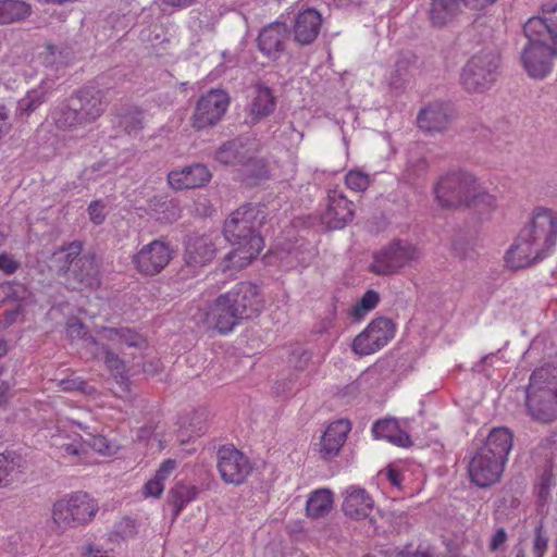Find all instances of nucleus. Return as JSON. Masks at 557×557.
Masks as SVG:
<instances>
[{
	"label": "nucleus",
	"mask_w": 557,
	"mask_h": 557,
	"mask_svg": "<svg viewBox=\"0 0 557 557\" xmlns=\"http://www.w3.org/2000/svg\"><path fill=\"white\" fill-rule=\"evenodd\" d=\"M66 334L72 341L82 339L84 347L96 359L104 362L108 370L114 375L121 389L125 393L129 392L126 366L111 348L121 351L127 348H135L143 352L147 348V341L141 334L128 327H101L97 331V337L87 336L85 325L76 318L67 320Z\"/></svg>",
	"instance_id": "f257e3e1"
},
{
	"label": "nucleus",
	"mask_w": 557,
	"mask_h": 557,
	"mask_svg": "<svg viewBox=\"0 0 557 557\" xmlns=\"http://www.w3.org/2000/svg\"><path fill=\"white\" fill-rule=\"evenodd\" d=\"M556 235L557 222L552 211L537 210L507 251V265L511 269H521L542 260L546 251L554 246Z\"/></svg>",
	"instance_id": "f03ea898"
},
{
	"label": "nucleus",
	"mask_w": 557,
	"mask_h": 557,
	"mask_svg": "<svg viewBox=\"0 0 557 557\" xmlns=\"http://www.w3.org/2000/svg\"><path fill=\"white\" fill-rule=\"evenodd\" d=\"M255 209L244 206L225 220L223 233L233 246L221 262L223 272L238 271L247 267L261 252L263 238L253 228Z\"/></svg>",
	"instance_id": "7ed1b4c3"
},
{
	"label": "nucleus",
	"mask_w": 557,
	"mask_h": 557,
	"mask_svg": "<svg viewBox=\"0 0 557 557\" xmlns=\"http://www.w3.org/2000/svg\"><path fill=\"white\" fill-rule=\"evenodd\" d=\"M512 447V434L506 428H494L485 444L472 457L468 472L472 483L488 487L497 483Z\"/></svg>",
	"instance_id": "20e7f679"
},
{
	"label": "nucleus",
	"mask_w": 557,
	"mask_h": 557,
	"mask_svg": "<svg viewBox=\"0 0 557 557\" xmlns=\"http://www.w3.org/2000/svg\"><path fill=\"white\" fill-rule=\"evenodd\" d=\"M106 103L100 90L85 88L72 96L52 114L58 128L64 131L85 129L104 112Z\"/></svg>",
	"instance_id": "39448f33"
},
{
	"label": "nucleus",
	"mask_w": 557,
	"mask_h": 557,
	"mask_svg": "<svg viewBox=\"0 0 557 557\" xmlns=\"http://www.w3.org/2000/svg\"><path fill=\"white\" fill-rule=\"evenodd\" d=\"M527 406L535 420L550 422L557 419L556 367H542L532 373L527 391Z\"/></svg>",
	"instance_id": "423d86ee"
},
{
	"label": "nucleus",
	"mask_w": 557,
	"mask_h": 557,
	"mask_svg": "<svg viewBox=\"0 0 557 557\" xmlns=\"http://www.w3.org/2000/svg\"><path fill=\"white\" fill-rule=\"evenodd\" d=\"M500 55L493 48L474 53L463 65L461 84L471 94H483L496 82L499 74Z\"/></svg>",
	"instance_id": "0eeeda50"
},
{
	"label": "nucleus",
	"mask_w": 557,
	"mask_h": 557,
	"mask_svg": "<svg viewBox=\"0 0 557 557\" xmlns=\"http://www.w3.org/2000/svg\"><path fill=\"white\" fill-rule=\"evenodd\" d=\"M478 178L465 170H454L443 174L434 186L437 203L443 208L467 206L471 199Z\"/></svg>",
	"instance_id": "6e6552de"
},
{
	"label": "nucleus",
	"mask_w": 557,
	"mask_h": 557,
	"mask_svg": "<svg viewBox=\"0 0 557 557\" xmlns=\"http://www.w3.org/2000/svg\"><path fill=\"white\" fill-rule=\"evenodd\" d=\"M97 509L96 502L88 494L77 492L54 503L52 520L60 529L76 528L90 522Z\"/></svg>",
	"instance_id": "1a4fd4ad"
},
{
	"label": "nucleus",
	"mask_w": 557,
	"mask_h": 557,
	"mask_svg": "<svg viewBox=\"0 0 557 557\" xmlns=\"http://www.w3.org/2000/svg\"><path fill=\"white\" fill-rule=\"evenodd\" d=\"M77 426L86 431V426L73 420H58L50 431V444L69 462L78 465L87 461V445L83 437L73 430Z\"/></svg>",
	"instance_id": "9d476101"
},
{
	"label": "nucleus",
	"mask_w": 557,
	"mask_h": 557,
	"mask_svg": "<svg viewBox=\"0 0 557 557\" xmlns=\"http://www.w3.org/2000/svg\"><path fill=\"white\" fill-rule=\"evenodd\" d=\"M191 317L198 325L221 335L233 332L240 321L225 294L220 295L213 302L206 305L203 308H199Z\"/></svg>",
	"instance_id": "9b49d317"
},
{
	"label": "nucleus",
	"mask_w": 557,
	"mask_h": 557,
	"mask_svg": "<svg viewBox=\"0 0 557 557\" xmlns=\"http://www.w3.org/2000/svg\"><path fill=\"white\" fill-rule=\"evenodd\" d=\"M419 258L420 251L416 246L408 242L394 240L374 255L370 271L377 275L393 274Z\"/></svg>",
	"instance_id": "f8f14e48"
},
{
	"label": "nucleus",
	"mask_w": 557,
	"mask_h": 557,
	"mask_svg": "<svg viewBox=\"0 0 557 557\" xmlns=\"http://www.w3.org/2000/svg\"><path fill=\"white\" fill-rule=\"evenodd\" d=\"M528 40L521 52L522 66L530 77L543 79L553 70L557 47L543 38Z\"/></svg>",
	"instance_id": "ddd939ff"
},
{
	"label": "nucleus",
	"mask_w": 557,
	"mask_h": 557,
	"mask_svg": "<svg viewBox=\"0 0 557 557\" xmlns=\"http://www.w3.org/2000/svg\"><path fill=\"white\" fill-rule=\"evenodd\" d=\"M228 104L230 98L222 89H212L202 95L191 117L193 127L203 129L214 126L225 114Z\"/></svg>",
	"instance_id": "4468645a"
},
{
	"label": "nucleus",
	"mask_w": 557,
	"mask_h": 557,
	"mask_svg": "<svg viewBox=\"0 0 557 557\" xmlns=\"http://www.w3.org/2000/svg\"><path fill=\"white\" fill-rule=\"evenodd\" d=\"M394 324L387 318L373 320L367 329L354 339L352 350L360 356L376 352L394 337Z\"/></svg>",
	"instance_id": "2eb2a0df"
},
{
	"label": "nucleus",
	"mask_w": 557,
	"mask_h": 557,
	"mask_svg": "<svg viewBox=\"0 0 557 557\" xmlns=\"http://www.w3.org/2000/svg\"><path fill=\"white\" fill-rule=\"evenodd\" d=\"M216 467L221 479L234 485L244 483L252 469L249 459L233 445L222 446L218 450Z\"/></svg>",
	"instance_id": "dca6fc26"
},
{
	"label": "nucleus",
	"mask_w": 557,
	"mask_h": 557,
	"mask_svg": "<svg viewBox=\"0 0 557 557\" xmlns=\"http://www.w3.org/2000/svg\"><path fill=\"white\" fill-rule=\"evenodd\" d=\"M172 259V249L163 240H152L133 257V263L138 272L145 275L160 273Z\"/></svg>",
	"instance_id": "f3484780"
},
{
	"label": "nucleus",
	"mask_w": 557,
	"mask_h": 557,
	"mask_svg": "<svg viewBox=\"0 0 557 557\" xmlns=\"http://www.w3.org/2000/svg\"><path fill=\"white\" fill-rule=\"evenodd\" d=\"M218 234H202L190 236L185 244L184 260L186 268L191 272L211 263L216 255Z\"/></svg>",
	"instance_id": "a211bd4d"
},
{
	"label": "nucleus",
	"mask_w": 557,
	"mask_h": 557,
	"mask_svg": "<svg viewBox=\"0 0 557 557\" xmlns=\"http://www.w3.org/2000/svg\"><path fill=\"white\" fill-rule=\"evenodd\" d=\"M239 320L256 317L262 308L258 287L249 282H240L225 293Z\"/></svg>",
	"instance_id": "6ab92c4d"
},
{
	"label": "nucleus",
	"mask_w": 557,
	"mask_h": 557,
	"mask_svg": "<svg viewBox=\"0 0 557 557\" xmlns=\"http://www.w3.org/2000/svg\"><path fill=\"white\" fill-rule=\"evenodd\" d=\"M523 30L527 38H543L557 47V4H545L542 14L529 18Z\"/></svg>",
	"instance_id": "aec40b11"
},
{
	"label": "nucleus",
	"mask_w": 557,
	"mask_h": 557,
	"mask_svg": "<svg viewBox=\"0 0 557 557\" xmlns=\"http://www.w3.org/2000/svg\"><path fill=\"white\" fill-rule=\"evenodd\" d=\"M342 510L352 520L368 518L374 508L372 496L359 485H349L342 491Z\"/></svg>",
	"instance_id": "412c9836"
},
{
	"label": "nucleus",
	"mask_w": 557,
	"mask_h": 557,
	"mask_svg": "<svg viewBox=\"0 0 557 557\" xmlns=\"http://www.w3.org/2000/svg\"><path fill=\"white\" fill-rule=\"evenodd\" d=\"M354 203L343 191L334 189L327 194L326 210L323 213L324 223L331 228H342L354 219Z\"/></svg>",
	"instance_id": "4be33fe9"
},
{
	"label": "nucleus",
	"mask_w": 557,
	"mask_h": 557,
	"mask_svg": "<svg viewBox=\"0 0 557 557\" xmlns=\"http://www.w3.org/2000/svg\"><path fill=\"white\" fill-rule=\"evenodd\" d=\"M287 38L288 30L285 23H271L264 26L259 33V50L270 59H277L284 51Z\"/></svg>",
	"instance_id": "5701e85b"
},
{
	"label": "nucleus",
	"mask_w": 557,
	"mask_h": 557,
	"mask_svg": "<svg viewBox=\"0 0 557 557\" xmlns=\"http://www.w3.org/2000/svg\"><path fill=\"white\" fill-rule=\"evenodd\" d=\"M450 120L449 106L443 102H433L421 109L417 122L420 129L433 134L446 131Z\"/></svg>",
	"instance_id": "b1692460"
},
{
	"label": "nucleus",
	"mask_w": 557,
	"mask_h": 557,
	"mask_svg": "<svg viewBox=\"0 0 557 557\" xmlns=\"http://www.w3.org/2000/svg\"><path fill=\"white\" fill-rule=\"evenodd\" d=\"M211 180V173L203 164H193L173 170L168 175L169 185L174 189H189L205 186Z\"/></svg>",
	"instance_id": "393cba45"
},
{
	"label": "nucleus",
	"mask_w": 557,
	"mask_h": 557,
	"mask_svg": "<svg viewBox=\"0 0 557 557\" xmlns=\"http://www.w3.org/2000/svg\"><path fill=\"white\" fill-rule=\"evenodd\" d=\"M321 14L314 9L300 11L294 23V37L300 45H309L315 40L321 28Z\"/></svg>",
	"instance_id": "a878e982"
},
{
	"label": "nucleus",
	"mask_w": 557,
	"mask_h": 557,
	"mask_svg": "<svg viewBox=\"0 0 557 557\" xmlns=\"http://www.w3.org/2000/svg\"><path fill=\"white\" fill-rule=\"evenodd\" d=\"M350 422L348 420L339 419L332 422L325 430L321 443L320 451L325 458H333L336 456L350 432Z\"/></svg>",
	"instance_id": "bb28decb"
},
{
	"label": "nucleus",
	"mask_w": 557,
	"mask_h": 557,
	"mask_svg": "<svg viewBox=\"0 0 557 557\" xmlns=\"http://www.w3.org/2000/svg\"><path fill=\"white\" fill-rule=\"evenodd\" d=\"M463 0H431L429 20L434 27L450 24L460 13Z\"/></svg>",
	"instance_id": "cd10ccee"
},
{
	"label": "nucleus",
	"mask_w": 557,
	"mask_h": 557,
	"mask_svg": "<svg viewBox=\"0 0 557 557\" xmlns=\"http://www.w3.org/2000/svg\"><path fill=\"white\" fill-rule=\"evenodd\" d=\"M372 433L375 438L385 440L399 447H407L411 443L409 435L400 430L395 419H384L375 422L372 426Z\"/></svg>",
	"instance_id": "c85d7f7f"
},
{
	"label": "nucleus",
	"mask_w": 557,
	"mask_h": 557,
	"mask_svg": "<svg viewBox=\"0 0 557 557\" xmlns=\"http://www.w3.org/2000/svg\"><path fill=\"white\" fill-rule=\"evenodd\" d=\"M410 71V60L401 58L393 65H379L375 74L382 77L385 84L392 88H399L407 79Z\"/></svg>",
	"instance_id": "c756f323"
},
{
	"label": "nucleus",
	"mask_w": 557,
	"mask_h": 557,
	"mask_svg": "<svg viewBox=\"0 0 557 557\" xmlns=\"http://www.w3.org/2000/svg\"><path fill=\"white\" fill-rule=\"evenodd\" d=\"M334 494L329 488L313 491L307 500V515L311 518L326 516L333 508Z\"/></svg>",
	"instance_id": "7c9ffc66"
},
{
	"label": "nucleus",
	"mask_w": 557,
	"mask_h": 557,
	"mask_svg": "<svg viewBox=\"0 0 557 557\" xmlns=\"http://www.w3.org/2000/svg\"><path fill=\"white\" fill-rule=\"evenodd\" d=\"M275 99L270 88L257 86L249 107V114L253 119H261L273 112Z\"/></svg>",
	"instance_id": "2f4dec72"
},
{
	"label": "nucleus",
	"mask_w": 557,
	"mask_h": 557,
	"mask_svg": "<svg viewBox=\"0 0 557 557\" xmlns=\"http://www.w3.org/2000/svg\"><path fill=\"white\" fill-rule=\"evenodd\" d=\"M72 272L79 284L85 287L96 288L99 285V269L94 258H79Z\"/></svg>",
	"instance_id": "473e14b6"
},
{
	"label": "nucleus",
	"mask_w": 557,
	"mask_h": 557,
	"mask_svg": "<svg viewBox=\"0 0 557 557\" xmlns=\"http://www.w3.org/2000/svg\"><path fill=\"white\" fill-rule=\"evenodd\" d=\"M1 10V24L21 21L30 13L29 4L20 0H2Z\"/></svg>",
	"instance_id": "72a5a7b5"
},
{
	"label": "nucleus",
	"mask_w": 557,
	"mask_h": 557,
	"mask_svg": "<svg viewBox=\"0 0 557 557\" xmlns=\"http://www.w3.org/2000/svg\"><path fill=\"white\" fill-rule=\"evenodd\" d=\"M150 208L153 216L162 223H173L181 216V209L174 200H156Z\"/></svg>",
	"instance_id": "f704fd0d"
},
{
	"label": "nucleus",
	"mask_w": 557,
	"mask_h": 557,
	"mask_svg": "<svg viewBox=\"0 0 557 557\" xmlns=\"http://www.w3.org/2000/svg\"><path fill=\"white\" fill-rule=\"evenodd\" d=\"M472 197L466 207H471L480 212H488L496 207V198L491 195L478 181L473 188Z\"/></svg>",
	"instance_id": "c9c22d12"
},
{
	"label": "nucleus",
	"mask_w": 557,
	"mask_h": 557,
	"mask_svg": "<svg viewBox=\"0 0 557 557\" xmlns=\"http://www.w3.org/2000/svg\"><path fill=\"white\" fill-rule=\"evenodd\" d=\"M198 490L196 486L176 484L170 493L171 503L175 508V513L178 515L187 504L196 498Z\"/></svg>",
	"instance_id": "e433bc0d"
},
{
	"label": "nucleus",
	"mask_w": 557,
	"mask_h": 557,
	"mask_svg": "<svg viewBox=\"0 0 557 557\" xmlns=\"http://www.w3.org/2000/svg\"><path fill=\"white\" fill-rule=\"evenodd\" d=\"M47 100V94L42 87L32 89L17 103V113L28 116Z\"/></svg>",
	"instance_id": "4c0bfd02"
},
{
	"label": "nucleus",
	"mask_w": 557,
	"mask_h": 557,
	"mask_svg": "<svg viewBox=\"0 0 557 557\" xmlns=\"http://www.w3.org/2000/svg\"><path fill=\"white\" fill-rule=\"evenodd\" d=\"M243 145L238 140H232L219 148L215 153V159L222 164H235L245 159L244 153L240 151Z\"/></svg>",
	"instance_id": "58836bf2"
},
{
	"label": "nucleus",
	"mask_w": 557,
	"mask_h": 557,
	"mask_svg": "<svg viewBox=\"0 0 557 557\" xmlns=\"http://www.w3.org/2000/svg\"><path fill=\"white\" fill-rule=\"evenodd\" d=\"M89 438L83 440V442L87 445V461L85 463H88L89 460V450H94L102 456H112L117 451V446L109 441L106 436L102 435H91L90 433H87Z\"/></svg>",
	"instance_id": "ea45409f"
},
{
	"label": "nucleus",
	"mask_w": 557,
	"mask_h": 557,
	"mask_svg": "<svg viewBox=\"0 0 557 557\" xmlns=\"http://www.w3.org/2000/svg\"><path fill=\"white\" fill-rule=\"evenodd\" d=\"M82 244L79 242L70 243L67 246L61 248L57 252H54L53 258L57 262L62 263L59 267L60 271H69L73 261L81 255L82 252Z\"/></svg>",
	"instance_id": "a19ab883"
},
{
	"label": "nucleus",
	"mask_w": 557,
	"mask_h": 557,
	"mask_svg": "<svg viewBox=\"0 0 557 557\" xmlns=\"http://www.w3.org/2000/svg\"><path fill=\"white\" fill-rule=\"evenodd\" d=\"M380 295L373 289L367 290L361 299L351 308L350 314L357 319L373 310L379 304Z\"/></svg>",
	"instance_id": "79ce46f5"
},
{
	"label": "nucleus",
	"mask_w": 557,
	"mask_h": 557,
	"mask_svg": "<svg viewBox=\"0 0 557 557\" xmlns=\"http://www.w3.org/2000/svg\"><path fill=\"white\" fill-rule=\"evenodd\" d=\"M59 386L64 392H78L86 396H94L97 393L94 386L89 385L87 382H85L78 376H72L61 380L59 382Z\"/></svg>",
	"instance_id": "37998d69"
},
{
	"label": "nucleus",
	"mask_w": 557,
	"mask_h": 557,
	"mask_svg": "<svg viewBox=\"0 0 557 557\" xmlns=\"http://www.w3.org/2000/svg\"><path fill=\"white\" fill-rule=\"evenodd\" d=\"M371 183L370 175L359 169L350 170L345 175L346 186L356 193L364 191Z\"/></svg>",
	"instance_id": "c03bdc74"
},
{
	"label": "nucleus",
	"mask_w": 557,
	"mask_h": 557,
	"mask_svg": "<svg viewBox=\"0 0 557 557\" xmlns=\"http://www.w3.org/2000/svg\"><path fill=\"white\" fill-rule=\"evenodd\" d=\"M16 467L13 459L0 454V487L9 485L13 481Z\"/></svg>",
	"instance_id": "a18cd8bd"
},
{
	"label": "nucleus",
	"mask_w": 557,
	"mask_h": 557,
	"mask_svg": "<svg viewBox=\"0 0 557 557\" xmlns=\"http://www.w3.org/2000/svg\"><path fill=\"white\" fill-rule=\"evenodd\" d=\"M143 116L139 111H133L128 114L122 116L120 121V125L127 132L128 134H135L138 129L141 128Z\"/></svg>",
	"instance_id": "49530a36"
},
{
	"label": "nucleus",
	"mask_w": 557,
	"mask_h": 557,
	"mask_svg": "<svg viewBox=\"0 0 557 557\" xmlns=\"http://www.w3.org/2000/svg\"><path fill=\"white\" fill-rule=\"evenodd\" d=\"M548 547V536L546 535L543 527L540 525L535 529L533 541V555L534 557H544Z\"/></svg>",
	"instance_id": "de8ad7c7"
},
{
	"label": "nucleus",
	"mask_w": 557,
	"mask_h": 557,
	"mask_svg": "<svg viewBox=\"0 0 557 557\" xmlns=\"http://www.w3.org/2000/svg\"><path fill=\"white\" fill-rule=\"evenodd\" d=\"M136 524L129 518L121 519L114 527V534L122 540L133 537L136 534Z\"/></svg>",
	"instance_id": "09e8293b"
},
{
	"label": "nucleus",
	"mask_w": 557,
	"mask_h": 557,
	"mask_svg": "<svg viewBox=\"0 0 557 557\" xmlns=\"http://www.w3.org/2000/svg\"><path fill=\"white\" fill-rule=\"evenodd\" d=\"M508 541V534L504 528H498L488 542V549L492 553L503 552Z\"/></svg>",
	"instance_id": "8fccbe9b"
},
{
	"label": "nucleus",
	"mask_w": 557,
	"mask_h": 557,
	"mask_svg": "<svg viewBox=\"0 0 557 557\" xmlns=\"http://www.w3.org/2000/svg\"><path fill=\"white\" fill-rule=\"evenodd\" d=\"M164 491V482L157 476L151 478L143 487L145 497L159 498Z\"/></svg>",
	"instance_id": "3c124183"
},
{
	"label": "nucleus",
	"mask_w": 557,
	"mask_h": 557,
	"mask_svg": "<svg viewBox=\"0 0 557 557\" xmlns=\"http://www.w3.org/2000/svg\"><path fill=\"white\" fill-rule=\"evenodd\" d=\"M104 203L100 200L92 201L88 207V214L90 221L96 224L100 225L103 223L106 219V212H104Z\"/></svg>",
	"instance_id": "603ef678"
},
{
	"label": "nucleus",
	"mask_w": 557,
	"mask_h": 557,
	"mask_svg": "<svg viewBox=\"0 0 557 557\" xmlns=\"http://www.w3.org/2000/svg\"><path fill=\"white\" fill-rule=\"evenodd\" d=\"M20 262L10 253H0V271L4 274H13L20 269Z\"/></svg>",
	"instance_id": "864d4df0"
},
{
	"label": "nucleus",
	"mask_w": 557,
	"mask_h": 557,
	"mask_svg": "<svg viewBox=\"0 0 557 557\" xmlns=\"http://www.w3.org/2000/svg\"><path fill=\"white\" fill-rule=\"evenodd\" d=\"M23 314V307L21 305L16 306L13 310H8L4 312L3 319L0 322V327L7 329L10 325L17 322L20 317Z\"/></svg>",
	"instance_id": "5fc2aeb1"
},
{
	"label": "nucleus",
	"mask_w": 557,
	"mask_h": 557,
	"mask_svg": "<svg viewBox=\"0 0 557 557\" xmlns=\"http://www.w3.org/2000/svg\"><path fill=\"white\" fill-rule=\"evenodd\" d=\"M175 468H176V461L173 459H166L160 465L154 476H157L158 479L165 482V480L171 475V473L175 470Z\"/></svg>",
	"instance_id": "6e6d98bb"
},
{
	"label": "nucleus",
	"mask_w": 557,
	"mask_h": 557,
	"mask_svg": "<svg viewBox=\"0 0 557 557\" xmlns=\"http://www.w3.org/2000/svg\"><path fill=\"white\" fill-rule=\"evenodd\" d=\"M10 129L9 111L4 106L0 104V139L4 137Z\"/></svg>",
	"instance_id": "4d7b16f0"
},
{
	"label": "nucleus",
	"mask_w": 557,
	"mask_h": 557,
	"mask_svg": "<svg viewBox=\"0 0 557 557\" xmlns=\"http://www.w3.org/2000/svg\"><path fill=\"white\" fill-rule=\"evenodd\" d=\"M498 0H463V5L471 10H484Z\"/></svg>",
	"instance_id": "13d9d810"
},
{
	"label": "nucleus",
	"mask_w": 557,
	"mask_h": 557,
	"mask_svg": "<svg viewBox=\"0 0 557 557\" xmlns=\"http://www.w3.org/2000/svg\"><path fill=\"white\" fill-rule=\"evenodd\" d=\"M83 557H114L108 550H103L102 548L94 545H88L85 548Z\"/></svg>",
	"instance_id": "bf43d9fd"
},
{
	"label": "nucleus",
	"mask_w": 557,
	"mask_h": 557,
	"mask_svg": "<svg viewBox=\"0 0 557 557\" xmlns=\"http://www.w3.org/2000/svg\"><path fill=\"white\" fill-rule=\"evenodd\" d=\"M386 479L393 486L400 487L401 479H400V474L397 470L388 469L386 472Z\"/></svg>",
	"instance_id": "052dcab7"
},
{
	"label": "nucleus",
	"mask_w": 557,
	"mask_h": 557,
	"mask_svg": "<svg viewBox=\"0 0 557 557\" xmlns=\"http://www.w3.org/2000/svg\"><path fill=\"white\" fill-rule=\"evenodd\" d=\"M165 4L175 8H185L193 4L195 0H163Z\"/></svg>",
	"instance_id": "680f3d73"
},
{
	"label": "nucleus",
	"mask_w": 557,
	"mask_h": 557,
	"mask_svg": "<svg viewBox=\"0 0 557 557\" xmlns=\"http://www.w3.org/2000/svg\"><path fill=\"white\" fill-rule=\"evenodd\" d=\"M10 389V385L5 382L0 384V404L5 400L7 394Z\"/></svg>",
	"instance_id": "e2e57ef3"
},
{
	"label": "nucleus",
	"mask_w": 557,
	"mask_h": 557,
	"mask_svg": "<svg viewBox=\"0 0 557 557\" xmlns=\"http://www.w3.org/2000/svg\"><path fill=\"white\" fill-rule=\"evenodd\" d=\"M124 18L126 21L125 23H121V26L114 25V27H120L121 29L126 28L134 21V15L127 14V15H124Z\"/></svg>",
	"instance_id": "0e129e2a"
},
{
	"label": "nucleus",
	"mask_w": 557,
	"mask_h": 557,
	"mask_svg": "<svg viewBox=\"0 0 557 557\" xmlns=\"http://www.w3.org/2000/svg\"><path fill=\"white\" fill-rule=\"evenodd\" d=\"M8 351V344L4 339H0V357L4 356Z\"/></svg>",
	"instance_id": "69168bd1"
},
{
	"label": "nucleus",
	"mask_w": 557,
	"mask_h": 557,
	"mask_svg": "<svg viewBox=\"0 0 557 557\" xmlns=\"http://www.w3.org/2000/svg\"><path fill=\"white\" fill-rule=\"evenodd\" d=\"M13 286H14V284H13V283H11V282H7V283L2 284V285L0 286V288L2 289V292H3V293H5V294L8 295V292H9L10 289H12V288H13Z\"/></svg>",
	"instance_id": "338daca9"
},
{
	"label": "nucleus",
	"mask_w": 557,
	"mask_h": 557,
	"mask_svg": "<svg viewBox=\"0 0 557 557\" xmlns=\"http://www.w3.org/2000/svg\"><path fill=\"white\" fill-rule=\"evenodd\" d=\"M177 440L181 442V443H185L187 442L189 438H186L185 435L183 433H178L177 434Z\"/></svg>",
	"instance_id": "774afa93"
}]
</instances>
